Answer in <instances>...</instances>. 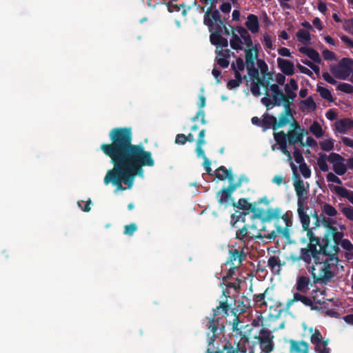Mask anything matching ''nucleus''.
Here are the masks:
<instances>
[{
	"mask_svg": "<svg viewBox=\"0 0 353 353\" xmlns=\"http://www.w3.org/2000/svg\"><path fill=\"white\" fill-rule=\"evenodd\" d=\"M110 143L100 146L103 154L110 159L113 168L106 172L105 185L112 184L117 190H125L123 183L131 188L137 176H143V167H152L154 160L150 151L142 143L133 144L130 127H117L109 132Z\"/></svg>",
	"mask_w": 353,
	"mask_h": 353,
	"instance_id": "nucleus-1",
	"label": "nucleus"
},
{
	"mask_svg": "<svg viewBox=\"0 0 353 353\" xmlns=\"http://www.w3.org/2000/svg\"><path fill=\"white\" fill-rule=\"evenodd\" d=\"M233 206L252 212L253 217L260 219L263 223L272 220L275 221V230L266 232L265 227L261 230L264 232L263 234L264 238L274 240L278 235L287 239L290 238L289 230L292 225L291 215L288 212L283 213L281 208H270L265 210L263 208H256L255 204L249 203L248 199L244 198L240 199L236 203H233Z\"/></svg>",
	"mask_w": 353,
	"mask_h": 353,
	"instance_id": "nucleus-2",
	"label": "nucleus"
},
{
	"mask_svg": "<svg viewBox=\"0 0 353 353\" xmlns=\"http://www.w3.org/2000/svg\"><path fill=\"white\" fill-rule=\"evenodd\" d=\"M229 305L227 300L219 301V305L213 309L212 316L208 321L205 327L209 332L207 333L208 348L206 353H246V350L238 343L234 347L231 343L227 341L220 348L214 345L216 339L223 332L225 329V319L223 316H219L221 313L228 314Z\"/></svg>",
	"mask_w": 353,
	"mask_h": 353,
	"instance_id": "nucleus-3",
	"label": "nucleus"
},
{
	"mask_svg": "<svg viewBox=\"0 0 353 353\" xmlns=\"http://www.w3.org/2000/svg\"><path fill=\"white\" fill-rule=\"evenodd\" d=\"M203 23L209 29L210 41L212 45L216 46V48L228 47V39L221 34L230 35V31L226 26L225 19L221 18L218 10H211V8H207L203 16Z\"/></svg>",
	"mask_w": 353,
	"mask_h": 353,
	"instance_id": "nucleus-4",
	"label": "nucleus"
},
{
	"mask_svg": "<svg viewBox=\"0 0 353 353\" xmlns=\"http://www.w3.org/2000/svg\"><path fill=\"white\" fill-rule=\"evenodd\" d=\"M337 254H335V252H330L327 255L319 256V259L314 262V264L309 269L314 283H327L332 281L334 276V273L331 270V268L334 265L337 266L339 262Z\"/></svg>",
	"mask_w": 353,
	"mask_h": 353,
	"instance_id": "nucleus-5",
	"label": "nucleus"
},
{
	"mask_svg": "<svg viewBox=\"0 0 353 353\" xmlns=\"http://www.w3.org/2000/svg\"><path fill=\"white\" fill-rule=\"evenodd\" d=\"M270 91L272 92V97L276 105L280 106L282 103L284 108L288 110V108H291L292 101L296 97V94L290 88L289 84H285L284 90L285 94L283 93L278 84L273 83L270 86Z\"/></svg>",
	"mask_w": 353,
	"mask_h": 353,
	"instance_id": "nucleus-6",
	"label": "nucleus"
},
{
	"mask_svg": "<svg viewBox=\"0 0 353 353\" xmlns=\"http://www.w3.org/2000/svg\"><path fill=\"white\" fill-rule=\"evenodd\" d=\"M305 248L311 254H314L319 257L327 255V254L333 252H335V254H338L340 250L338 245L337 248H333V244H331L330 241H324L323 238L321 241L320 239H312Z\"/></svg>",
	"mask_w": 353,
	"mask_h": 353,
	"instance_id": "nucleus-7",
	"label": "nucleus"
},
{
	"mask_svg": "<svg viewBox=\"0 0 353 353\" xmlns=\"http://www.w3.org/2000/svg\"><path fill=\"white\" fill-rule=\"evenodd\" d=\"M321 222L326 228L323 240L330 242L332 241L333 248H337V245H339L340 241L343 237V233L339 232L338 228L333 225L336 223V221L323 216L321 219Z\"/></svg>",
	"mask_w": 353,
	"mask_h": 353,
	"instance_id": "nucleus-8",
	"label": "nucleus"
},
{
	"mask_svg": "<svg viewBox=\"0 0 353 353\" xmlns=\"http://www.w3.org/2000/svg\"><path fill=\"white\" fill-rule=\"evenodd\" d=\"M331 72L339 79H346L353 72V59L343 58L338 65L330 67Z\"/></svg>",
	"mask_w": 353,
	"mask_h": 353,
	"instance_id": "nucleus-9",
	"label": "nucleus"
},
{
	"mask_svg": "<svg viewBox=\"0 0 353 353\" xmlns=\"http://www.w3.org/2000/svg\"><path fill=\"white\" fill-rule=\"evenodd\" d=\"M215 176L221 181H225L226 179L229 181L230 185H234L235 190L241 186L243 182H248V179L245 175H241L237 182L234 183V176L230 170L226 169L223 165L219 167L215 171Z\"/></svg>",
	"mask_w": 353,
	"mask_h": 353,
	"instance_id": "nucleus-10",
	"label": "nucleus"
},
{
	"mask_svg": "<svg viewBox=\"0 0 353 353\" xmlns=\"http://www.w3.org/2000/svg\"><path fill=\"white\" fill-rule=\"evenodd\" d=\"M310 342L314 345V350L317 353H330L328 347L329 339H324L318 329H315L310 336Z\"/></svg>",
	"mask_w": 353,
	"mask_h": 353,
	"instance_id": "nucleus-11",
	"label": "nucleus"
},
{
	"mask_svg": "<svg viewBox=\"0 0 353 353\" xmlns=\"http://www.w3.org/2000/svg\"><path fill=\"white\" fill-rule=\"evenodd\" d=\"M292 169L296 179L294 181V187L297 196V204L305 203L307 200V190L305 188L304 182L299 178L296 172V167L291 163Z\"/></svg>",
	"mask_w": 353,
	"mask_h": 353,
	"instance_id": "nucleus-12",
	"label": "nucleus"
},
{
	"mask_svg": "<svg viewBox=\"0 0 353 353\" xmlns=\"http://www.w3.org/2000/svg\"><path fill=\"white\" fill-rule=\"evenodd\" d=\"M273 338L272 332L265 328L260 331L259 336L255 337L258 339L261 348L265 353H270L273 350Z\"/></svg>",
	"mask_w": 353,
	"mask_h": 353,
	"instance_id": "nucleus-13",
	"label": "nucleus"
},
{
	"mask_svg": "<svg viewBox=\"0 0 353 353\" xmlns=\"http://www.w3.org/2000/svg\"><path fill=\"white\" fill-rule=\"evenodd\" d=\"M228 255L226 263L237 267H240L247 257V254L244 252L243 248L239 250L234 247L229 250Z\"/></svg>",
	"mask_w": 353,
	"mask_h": 353,
	"instance_id": "nucleus-14",
	"label": "nucleus"
},
{
	"mask_svg": "<svg viewBox=\"0 0 353 353\" xmlns=\"http://www.w3.org/2000/svg\"><path fill=\"white\" fill-rule=\"evenodd\" d=\"M230 306V305L228 304ZM229 312L232 313V314L234 316V318L232 321H227L229 325H231V329L233 332H235L236 335H239L241 336V339H245V341L248 340V337L246 336L245 334H243L242 329L243 327H247L249 325H242L243 322L240 320V318L239 315L236 314V312H234V310H230V307H229V310L228 312V314H229ZM227 316V314H225ZM229 314H228V316Z\"/></svg>",
	"mask_w": 353,
	"mask_h": 353,
	"instance_id": "nucleus-15",
	"label": "nucleus"
},
{
	"mask_svg": "<svg viewBox=\"0 0 353 353\" xmlns=\"http://www.w3.org/2000/svg\"><path fill=\"white\" fill-rule=\"evenodd\" d=\"M274 138L276 143L279 145L281 152L285 154L290 159L292 158L291 153L288 150V134L284 131L274 132Z\"/></svg>",
	"mask_w": 353,
	"mask_h": 353,
	"instance_id": "nucleus-16",
	"label": "nucleus"
},
{
	"mask_svg": "<svg viewBox=\"0 0 353 353\" xmlns=\"http://www.w3.org/2000/svg\"><path fill=\"white\" fill-rule=\"evenodd\" d=\"M290 353H309V344L305 341L290 339Z\"/></svg>",
	"mask_w": 353,
	"mask_h": 353,
	"instance_id": "nucleus-17",
	"label": "nucleus"
},
{
	"mask_svg": "<svg viewBox=\"0 0 353 353\" xmlns=\"http://www.w3.org/2000/svg\"><path fill=\"white\" fill-rule=\"evenodd\" d=\"M234 190L235 186L230 185V184L226 188L221 189L216 195L219 203L228 206L229 205V199Z\"/></svg>",
	"mask_w": 353,
	"mask_h": 353,
	"instance_id": "nucleus-18",
	"label": "nucleus"
},
{
	"mask_svg": "<svg viewBox=\"0 0 353 353\" xmlns=\"http://www.w3.org/2000/svg\"><path fill=\"white\" fill-rule=\"evenodd\" d=\"M279 68L283 74L287 76H292L294 73V63L285 59L278 58L276 59Z\"/></svg>",
	"mask_w": 353,
	"mask_h": 353,
	"instance_id": "nucleus-19",
	"label": "nucleus"
},
{
	"mask_svg": "<svg viewBox=\"0 0 353 353\" xmlns=\"http://www.w3.org/2000/svg\"><path fill=\"white\" fill-rule=\"evenodd\" d=\"M301 301L305 306L310 307L312 310H316L317 307L314 306L313 301L311 298L304 296L299 292H296L293 294V298L289 299L287 302V306L290 307L294 302Z\"/></svg>",
	"mask_w": 353,
	"mask_h": 353,
	"instance_id": "nucleus-20",
	"label": "nucleus"
},
{
	"mask_svg": "<svg viewBox=\"0 0 353 353\" xmlns=\"http://www.w3.org/2000/svg\"><path fill=\"white\" fill-rule=\"evenodd\" d=\"M293 119L294 117L292 114L291 108L289 107L288 110H287L286 108H284V111L280 114L279 121L276 120V125H274V130L285 126L290 123V120Z\"/></svg>",
	"mask_w": 353,
	"mask_h": 353,
	"instance_id": "nucleus-21",
	"label": "nucleus"
},
{
	"mask_svg": "<svg viewBox=\"0 0 353 353\" xmlns=\"http://www.w3.org/2000/svg\"><path fill=\"white\" fill-rule=\"evenodd\" d=\"M287 134L289 145H295L299 143L302 147L305 145L303 141V134L299 133V130H288Z\"/></svg>",
	"mask_w": 353,
	"mask_h": 353,
	"instance_id": "nucleus-22",
	"label": "nucleus"
},
{
	"mask_svg": "<svg viewBox=\"0 0 353 353\" xmlns=\"http://www.w3.org/2000/svg\"><path fill=\"white\" fill-rule=\"evenodd\" d=\"M335 128L340 133L345 134L347 130L353 129V120L348 118L338 120L335 123Z\"/></svg>",
	"mask_w": 353,
	"mask_h": 353,
	"instance_id": "nucleus-23",
	"label": "nucleus"
},
{
	"mask_svg": "<svg viewBox=\"0 0 353 353\" xmlns=\"http://www.w3.org/2000/svg\"><path fill=\"white\" fill-rule=\"evenodd\" d=\"M310 284V279L305 276H298L295 285L296 290L301 293H307L310 290L309 285Z\"/></svg>",
	"mask_w": 353,
	"mask_h": 353,
	"instance_id": "nucleus-24",
	"label": "nucleus"
},
{
	"mask_svg": "<svg viewBox=\"0 0 353 353\" xmlns=\"http://www.w3.org/2000/svg\"><path fill=\"white\" fill-rule=\"evenodd\" d=\"M285 263H281L280 259L276 256H272L268 259V267L270 269L272 272L274 274H279L281 270V267L285 265Z\"/></svg>",
	"mask_w": 353,
	"mask_h": 353,
	"instance_id": "nucleus-25",
	"label": "nucleus"
},
{
	"mask_svg": "<svg viewBox=\"0 0 353 353\" xmlns=\"http://www.w3.org/2000/svg\"><path fill=\"white\" fill-rule=\"evenodd\" d=\"M246 28L253 34L257 33L259 30V23L258 17L253 14L248 16L245 23Z\"/></svg>",
	"mask_w": 353,
	"mask_h": 353,
	"instance_id": "nucleus-26",
	"label": "nucleus"
},
{
	"mask_svg": "<svg viewBox=\"0 0 353 353\" xmlns=\"http://www.w3.org/2000/svg\"><path fill=\"white\" fill-rule=\"evenodd\" d=\"M304 205L305 203L297 204V212L303 230H307L310 227V218L305 211Z\"/></svg>",
	"mask_w": 353,
	"mask_h": 353,
	"instance_id": "nucleus-27",
	"label": "nucleus"
},
{
	"mask_svg": "<svg viewBox=\"0 0 353 353\" xmlns=\"http://www.w3.org/2000/svg\"><path fill=\"white\" fill-rule=\"evenodd\" d=\"M333 191L339 196L347 199L353 205V191L342 186H334Z\"/></svg>",
	"mask_w": 353,
	"mask_h": 353,
	"instance_id": "nucleus-28",
	"label": "nucleus"
},
{
	"mask_svg": "<svg viewBox=\"0 0 353 353\" xmlns=\"http://www.w3.org/2000/svg\"><path fill=\"white\" fill-rule=\"evenodd\" d=\"M299 52L307 55L314 63H321V59L319 52L316 50L307 47H301L299 48Z\"/></svg>",
	"mask_w": 353,
	"mask_h": 353,
	"instance_id": "nucleus-29",
	"label": "nucleus"
},
{
	"mask_svg": "<svg viewBox=\"0 0 353 353\" xmlns=\"http://www.w3.org/2000/svg\"><path fill=\"white\" fill-rule=\"evenodd\" d=\"M245 52V64L247 65L255 64V59H258L259 51L256 48H248Z\"/></svg>",
	"mask_w": 353,
	"mask_h": 353,
	"instance_id": "nucleus-30",
	"label": "nucleus"
},
{
	"mask_svg": "<svg viewBox=\"0 0 353 353\" xmlns=\"http://www.w3.org/2000/svg\"><path fill=\"white\" fill-rule=\"evenodd\" d=\"M276 125V118L269 114H264L263 115L262 119V125L263 131H266L270 128H272L274 130V125Z\"/></svg>",
	"mask_w": 353,
	"mask_h": 353,
	"instance_id": "nucleus-31",
	"label": "nucleus"
},
{
	"mask_svg": "<svg viewBox=\"0 0 353 353\" xmlns=\"http://www.w3.org/2000/svg\"><path fill=\"white\" fill-rule=\"evenodd\" d=\"M299 259L306 265H310L312 263V259H314V262L319 259V256H316L314 254H311V253L304 248L300 250Z\"/></svg>",
	"mask_w": 353,
	"mask_h": 353,
	"instance_id": "nucleus-32",
	"label": "nucleus"
},
{
	"mask_svg": "<svg viewBox=\"0 0 353 353\" xmlns=\"http://www.w3.org/2000/svg\"><path fill=\"white\" fill-rule=\"evenodd\" d=\"M236 31L240 34L241 37L244 40L247 48H252L253 42L248 31L242 26H238L236 28Z\"/></svg>",
	"mask_w": 353,
	"mask_h": 353,
	"instance_id": "nucleus-33",
	"label": "nucleus"
},
{
	"mask_svg": "<svg viewBox=\"0 0 353 353\" xmlns=\"http://www.w3.org/2000/svg\"><path fill=\"white\" fill-rule=\"evenodd\" d=\"M296 36L298 41L305 45L309 44L310 43L311 36L310 32L306 30H299L296 34Z\"/></svg>",
	"mask_w": 353,
	"mask_h": 353,
	"instance_id": "nucleus-34",
	"label": "nucleus"
},
{
	"mask_svg": "<svg viewBox=\"0 0 353 353\" xmlns=\"http://www.w3.org/2000/svg\"><path fill=\"white\" fill-rule=\"evenodd\" d=\"M250 225H245L242 228L237 230L236 232V238L241 241H245L247 239L252 238L253 236L250 235V232L248 231Z\"/></svg>",
	"mask_w": 353,
	"mask_h": 353,
	"instance_id": "nucleus-35",
	"label": "nucleus"
},
{
	"mask_svg": "<svg viewBox=\"0 0 353 353\" xmlns=\"http://www.w3.org/2000/svg\"><path fill=\"white\" fill-rule=\"evenodd\" d=\"M310 131L316 138H321L323 135L321 125L316 121L311 124Z\"/></svg>",
	"mask_w": 353,
	"mask_h": 353,
	"instance_id": "nucleus-36",
	"label": "nucleus"
},
{
	"mask_svg": "<svg viewBox=\"0 0 353 353\" xmlns=\"http://www.w3.org/2000/svg\"><path fill=\"white\" fill-rule=\"evenodd\" d=\"M327 156L325 154L320 153L319 157L317 159V164L322 172H327L329 170V167L327 163Z\"/></svg>",
	"mask_w": 353,
	"mask_h": 353,
	"instance_id": "nucleus-37",
	"label": "nucleus"
},
{
	"mask_svg": "<svg viewBox=\"0 0 353 353\" xmlns=\"http://www.w3.org/2000/svg\"><path fill=\"white\" fill-rule=\"evenodd\" d=\"M230 46L232 49L236 50H242L243 42L241 38L235 33H232V39H230Z\"/></svg>",
	"mask_w": 353,
	"mask_h": 353,
	"instance_id": "nucleus-38",
	"label": "nucleus"
},
{
	"mask_svg": "<svg viewBox=\"0 0 353 353\" xmlns=\"http://www.w3.org/2000/svg\"><path fill=\"white\" fill-rule=\"evenodd\" d=\"M316 91L319 93L320 96L328 101H333V97L332 95L331 92L327 89L326 88L317 85Z\"/></svg>",
	"mask_w": 353,
	"mask_h": 353,
	"instance_id": "nucleus-39",
	"label": "nucleus"
},
{
	"mask_svg": "<svg viewBox=\"0 0 353 353\" xmlns=\"http://www.w3.org/2000/svg\"><path fill=\"white\" fill-rule=\"evenodd\" d=\"M332 168L334 172L339 176L345 174L347 172V165L343 163V161L334 163Z\"/></svg>",
	"mask_w": 353,
	"mask_h": 353,
	"instance_id": "nucleus-40",
	"label": "nucleus"
},
{
	"mask_svg": "<svg viewBox=\"0 0 353 353\" xmlns=\"http://www.w3.org/2000/svg\"><path fill=\"white\" fill-rule=\"evenodd\" d=\"M267 290H266L264 293L255 294L254 296V301L255 303L258 305V307H259L261 308L267 307V303L265 300V294L267 292Z\"/></svg>",
	"mask_w": 353,
	"mask_h": 353,
	"instance_id": "nucleus-41",
	"label": "nucleus"
},
{
	"mask_svg": "<svg viewBox=\"0 0 353 353\" xmlns=\"http://www.w3.org/2000/svg\"><path fill=\"white\" fill-rule=\"evenodd\" d=\"M248 75L252 78V80H259V69L255 67V64L246 66Z\"/></svg>",
	"mask_w": 353,
	"mask_h": 353,
	"instance_id": "nucleus-42",
	"label": "nucleus"
},
{
	"mask_svg": "<svg viewBox=\"0 0 353 353\" xmlns=\"http://www.w3.org/2000/svg\"><path fill=\"white\" fill-rule=\"evenodd\" d=\"M322 211L329 216H335L338 213L335 208L329 203H325L322 206Z\"/></svg>",
	"mask_w": 353,
	"mask_h": 353,
	"instance_id": "nucleus-43",
	"label": "nucleus"
},
{
	"mask_svg": "<svg viewBox=\"0 0 353 353\" xmlns=\"http://www.w3.org/2000/svg\"><path fill=\"white\" fill-rule=\"evenodd\" d=\"M334 141L333 139H327L319 143L321 149L323 151L329 152L334 148Z\"/></svg>",
	"mask_w": 353,
	"mask_h": 353,
	"instance_id": "nucleus-44",
	"label": "nucleus"
},
{
	"mask_svg": "<svg viewBox=\"0 0 353 353\" xmlns=\"http://www.w3.org/2000/svg\"><path fill=\"white\" fill-rule=\"evenodd\" d=\"M261 86V84H259V80L252 81V82L251 83L250 90H251L252 94L254 97H259L261 95V92L260 91Z\"/></svg>",
	"mask_w": 353,
	"mask_h": 353,
	"instance_id": "nucleus-45",
	"label": "nucleus"
},
{
	"mask_svg": "<svg viewBox=\"0 0 353 353\" xmlns=\"http://www.w3.org/2000/svg\"><path fill=\"white\" fill-rule=\"evenodd\" d=\"M245 65V62L243 61V59L241 57H238L236 59V63H232L231 64V68L232 70L243 71Z\"/></svg>",
	"mask_w": 353,
	"mask_h": 353,
	"instance_id": "nucleus-46",
	"label": "nucleus"
},
{
	"mask_svg": "<svg viewBox=\"0 0 353 353\" xmlns=\"http://www.w3.org/2000/svg\"><path fill=\"white\" fill-rule=\"evenodd\" d=\"M336 89L347 94L353 93V85L347 83H340Z\"/></svg>",
	"mask_w": 353,
	"mask_h": 353,
	"instance_id": "nucleus-47",
	"label": "nucleus"
},
{
	"mask_svg": "<svg viewBox=\"0 0 353 353\" xmlns=\"http://www.w3.org/2000/svg\"><path fill=\"white\" fill-rule=\"evenodd\" d=\"M327 159L330 163H333V165L334 163H339L340 161H345V159L341 155L335 152L330 153Z\"/></svg>",
	"mask_w": 353,
	"mask_h": 353,
	"instance_id": "nucleus-48",
	"label": "nucleus"
},
{
	"mask_svg": "<svg viewBox=\"0 0 353 353\" xmlns=\"http://www.w3.org/2000/svg\"><path fill=\"white\" fill-rule=\"evenodd\" d=\"M257 65L259 69L261 71V73L265 76L267 73H268V65L263 59H257Z\"/></svg>",
	"mask_w": 353,
	"mask_h": 353,
	"instance_id": "nucleus-49",
	"label": "nucleus"
},
{
	"mask_svg": "<svg viewBox=\"0 0 353 353\" xmlns=\"http://www.w3.org/2000/svg\"><path fill=\"white\" fill-rule=\"evenodd\" d=\"M300 171L303 176L304 178L307 179L310 178L311 176V170L310 168L305 163H301L299 165Z\"/></svg>",
	"mask_w": 353,
	"mask_h": 353,
	"instance_id": "nucleus-50",
	"label": "nucleus"
},
{
	"mask_svg": "<svg viewBox=\"0 0 353 353\" xmlns=\"http://www.w3.org/2000/svg\"><path fill=\"white\" fill-rule=\"evenodd\" d=\"M232 10V5L230 2L223 1L220 6L219 8V12H221L224 14H228Z\"/></svg>",
	"mask_w": 353,
	"mask_h": 353,
	"instance_id": "nucleus-51",
	"label": "nucleus"
},
{
	"mask_svg": "<svg viewBox=\"0 0 353 353\" xmlns=\"http://www.w3.org/2000/svg\"><path fill=\"white\" fill-rule=\"evenodd\" d=\"M343 214L349 220L353 221V208L351 206L344 207L341 209Z\"/></svg>",
	"mask_w": 353,
	"mask_h": 353,
	"instance_id": "nucleus-52",
	"label": "nucleus"
},
{
	"mask_svg": "<svg viewBox=\"0 0 353 353\" xmlns=\"http://www.w3.org/2000/svg\"><path fill=\"white\" fill-rule=\"evenodd\" d=\"M341 244V247L349 252H351L353 250V244L351 243V241L349 239H345L340 241L339 245Z\"/></svg>",
	"mask_w": 353,
	"mask_h": 353,
	"instance_id": "nucleus-53",
	"label": "nucleus"
},
{
	"mask_svg": "<svg viewBox=\"0 0 353 353\" xmlns=\"http://www.w3.org/2000/svg\"><path fill=\"white\" fill-rule=\"evenodd\" d=\"M137 230V226L135 223H130L124 227V234L132 236Z\"/></svg>",
	"mask_w": 353,
	"mask_h": 353,
	"instance_id": "nucleus-54",
	"label": "nucleus"
},
{
	"mask_svg": "<svg viewBox=\"0 0 353 353\" xmlns=\"http://www.w3.org/2000/svg\"><path fill=\"white\" fill-rule=\"evenodd\" d=\"M294 157L296 163H299V165H301V163H305L301 152L300 151L299 149H298L296 147H294Z\"/></svg>",
	"mask_w": 353,
	"mask_h": 353,
	"instance_id": "nucleus-55",
	"label": "nucleus"
},
{
	"mask_svg": "<svg viewBox=\"0 0 353 353\" xmlns=\"http://www.w3.org/2000/svg\"><path fill=\"white\" fill-rule=\"evenodd\" d=\"M266 96L261 99V103L265 105L268 110L272 108L273 106H276L274 103V101L272 99V101L270 99L269 95L266 92Z\"/></svg>",
	"mask_w": 353,
	"mask_h": 353,
	"instance_id": "nucleus-56",
	"label": "nucleus"
},
{
	"mask_svg": "<svg viewBox=\"0 0 353 353\" xmlns=\"http://www.w3.org/2000/svg\"><path fill=\"white\" fill-rule=\"evenodd\" d=\"M343 28L346 32L353 35V18L345 21Z\"/></svg>",
	"mask_w": 353,
	"mask_h": 353,
	"instance_id": "nucleus-57",
	"label": "nucleus"
},
{
	"mask_svg": "<svg viewBox=\"0 0 353 353\" xmlns=\"http://www.w3.org/2000/svg\"><path fill=\"white\" fill-rule=\"evenodd\" d=\"M302 103L307 107V109L315 110L316 108V104L312 97H309L305 100L302 101Z\"/></svg>",
	"mask_w": 353,
	"mask_h": 353,
	"instance_id": "nucleus-58",
	"label": "nucleus"
},
{
	"mask_svg": "<svg viewBox=\"0 0 353 353\" xmlns=\"http://www.w3.org/2000/svg\"><path fill=\"white\" fill-rule=\"evenodd\" d=\"M322 55L325 60L332 61L336 59L335 54L327 49L323 50Z\"/></svg>",
	"mask_w": 353,
	"mask_h": 353,
	"instance_id": "nucleus-59",
	"label": "nucleus"
},
{
	"mask_svg": "<svg viewBox=\"0 0 353 353\" xmlns=\"http://www.w3.org/2000/svg\"><path fill=\"white\" fill-rule=\"evenodd\" d=\"M326 179L328 182L335 183L339 185L342 184V181L332 172H329L326 176Z\"/></svg>",
	"mask_w": 353,
	"mask_h": 353,
	"instance_id": "nucleus-60",
	"label": "nucleus"
},
{
	"mask_svg": "<svg viewBox=\"0 0 353 353\" xmlns=\"http://www.w3.org/2000/svg\"><path fill=\"white\" fill-rule=\"evenodd\" d=\"M286 260L291 265H295L296 263H299L301 259H299V255L296 254H290L289 256L286 257Z\"/></svg>",
	"mask_w": 353,
	"mask_h": 353,
	"instance_id": "nucleus-61",
	"label": "nucleus"
},
{
	"mask_svg": "<svg viewBox=\"0 0 353 353\" xmlns=\"http://www.w3.org/2000/svg\"><path fill=\"white\" fill-rule=\"evenodd\" d=\"M259 84H261V85L265 89L266 92H268V90H270V86L272 84H270V81L266 79L265 75L263 76V79H259Z\"/></svg>",
	"mask_w": 353,
	"mask_h": 353,
	"instance_id": "nucleus-62",
	"label": "nucleus"
},
{
	"mask_svg": "<svg viewBox=\"0 0 353 353\" xmlns=\"http://www.w3.org/2000/svg\"><path fill=\"white\" fill-rule=\"evenodd\" d=\"M216 63L223 68H227L230 64L228 58L216 57Z\"/></svg>",
	"mask_w": 353,
	"mask_h": 353,
	"instance_id": "nucleus-63",
	"label": "nucleus"
},
{
	"mask_svg": "<svg viewBox=\"0 0 353 353\" xmlns=\"http://www.w3.org/2000/svg\"><path fill=\"white\" fill-rule=\"evenodd\" d=\"M241 83L242 82H241V81L239 80L230 79V81H228L227 83V88L230 90H232L234 88L239 87Z\"/></svg>",
	"mask_w": 353,
	"mask_h": 353,
	"instance_id": "nucleus-64",
	"label": "nucleus"
}]
</instances>
